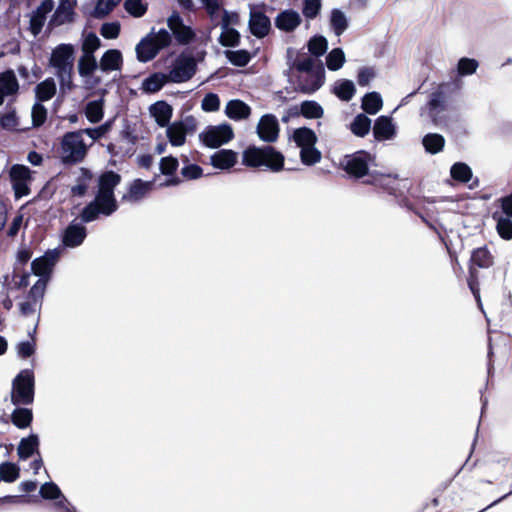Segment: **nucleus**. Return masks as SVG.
<instances>
[{
    "mask_svg": "<svg viewBox=\"0 0 512 512\" xmlns=\"http://www.w3.org/2000/svg\"><path fill=\"white\" fill-rule=\"evenodd\" d=\"M293 49H287V65L289 70L296 69L305 76H299L297 79V91L303 94H313L319 90L325 82V68L321 60H315L312 57L304 56L297 53L293 57Z\"/></svg>",
    "mask_w": 512,
    "mask_h": 512,
    "instance_id": "f257e3e1",
    "label": "nucleus"
},
{
    "mask_svg": "<svg viewBox=\"0 0 512 512\" xmlns=\"http://www.w3.org/2000/svg\"><path fill=\"white\" fill-rule=\"evenodd\" d=\"M285 157L273 146L249 145L242 153V164L250 168L265 167L272 172L284 169Z\"/></svg>",
    "mask_w": 512,
    "mask_h": 512,
    "instance_id": "f03ea898",
    "label": "nucleus"
},
{
    "mask_svg": "<svg viewBox=\"0 0 512 512\" xmlns=\"http://www.w3.org/2000/svg\"><path fill=\"white\" fill-rule=\"evenodd\" d=\"M460 88L461 85L457 81L443 82L430 94L427 111L429 118L435 125L439 126L446 123L445 112L448 110V103L452 95L457 93Z\"/></svg>",
    "mask_w": 512,
    "mask_h": 512,
    "instance_id": "7ed1b4c3",
    "label": "nucleus"
},
{
    "mask_svg": "<svg viewBox=\"0 0 512 512\" xmlns=\"http://www.w3.org/2000/svg\"><path fill=\"white\" fill-rule=\"evenodd\" d=\"M171 43L172 35L165 28H161L157 32L155 28H152L136 45V58L141 63H147L153 60L162 49L169 47Z\"/></svg>",
    "mask_w": 512,
    "mask_h": 512,
    "instance_id": "20e7f679",
    "label": "nucleus"
},
{
    "mask_svg": "<svg viewBox=\"0 0 512 512\" xmlns=\"http://www.w3.org/2000/svg\"><path fill=\"white\" fill-rule=\"evenodd\" d=\"M74 47L72 44H59L56 46L50 56L49 63L55 68L56 76L60 80L61 88L67 84L71 89V74L73 70Z\"/></svg>",
    "mask_w": 512,
    "mask_h": 512,
    "instance_id": "39448f33",
    "label": "nucleus"
},
{
    "mask_svg": "<svg viewBox=\"0 0 512 512\" xmlns=\"http://www.w3.org/2000/svg\"><path fill=\"white\" fill-rule=\"evenodd\" d=\"M11 403L14 406H27L34 402L35 376L32 369L21 370L12 380Z\"/></svg>",
    "mask_w": 512,
    "mask_h": 512,
    "instance_id": "423d86ee",
    "label": "nucleus"
},
{
    "mask_svg": "<svg viewBox=\"0 0 512 512\" xmlns=\"http://www.w3.org/2000/svg\"><path fill=\"white\" fill-rule=\"evenodd\" d=\"M118 207L115 194L96 192L94 199L84 206L79 217L83 223H90L97 220L100 215L111 216Z\"/></svg>",
    "mask_w": 512,
    "mask_h": 512,
    "instance_id": "0eeeda50",
    "label": "nucleus"
},
{
    "mask_svg": "<svg viewBox=\"0 0 512 512\" xmlns=\"http://www.w3.org/2000/svg\"><path fill=\"white\" fill-rule=\"evenodd\" d=\"M492 264L493 256L486 246L476 248L472 251L467 283L480 309H482V303L480 298L479 274L477 267L489 268Z\"/></svg>",
    "mask_w": 512,
    "mask_h": 512,
    "instance_id": "6e6552de",
    "label": "nucleus"
},
{
    "mask_svg": "<svg viewBox=\"0 0 512 512\" xmlns=\"http://www.w3.org/2000/svg\"><path fill=\"white\" fill-rule=\"evenodd\" d=\"M61 149L63 152L61 162L64 165L81 163L88 150L80 130L65 133L61 140Z\"/></svg>",
    "mask_w": 512,
    "mask_h": 512,
    "instance_id": "1a4fd4ad",
    "label": "nucleus"
},
{
    "mask_svg": "<svg viewBox=\"0 0 512 512\" xmlns=\"http://www.w3.org/2000/svg\"><path fill=\"white\" fill-rule=\"evenodd\" d=\"M197 62L192 54L182 52L173 61L172 68L168 73L169 81L172 83H184L189 81L196 73Z\"/></svg>",
    "mask_w": 512,
    "mask_h": 512,
    "instance_id": "9d476101",
    "label": "nucleus"
},
{
    "mask_svg": "<svg viewBox=\"0 0 512 512\" xmlns=\"http://www.w3.org/2000/svg\"><path fill=\"white\" fill-rule=\"evenodd\" d=\"M234 138L232 126L228 123L210 125L199 134L200 142L211 149L218 148Z\"/></svg>",
    "mask_w": 512,
    "mask_h": 512,
    "instance_id": "9b49d317",
    "label": "nucleus"
},
{
    "mask_svg": "<svg viewBox=\"0 0 512 512\" xmlns=\"http://www.w3.org/2000/svg\"><path fill=\"white\" fill-rule=\"evenodd\" d=\"M370 161L371 155L364 150H359L351 155H346L341 161V166L349 176L360 179L364 176H370Z\"/></svg>",
    "mask_w": 512,
    "mask_h": 512,
    "instance_id": "f8f14e48",
    "label": "nucleus"
},
{
    "mask_svg": "<svg viewBox=\"0 0 512 512\" xmlns=\"http://www.w3.org/2000/svg\"><path fill=\"white\" fill-rule=\"evenodd\" d=\"M62 253V248L57 247L54 249H48L42 256L35 258L31 262V270L40 278H45L50 280L53 268L58 262L60 255Z\"/></svg>",
    "mask_w": 512,
    "mask_h": 512,
    "instance_id": "ddd939ff",
    "label": "nucleus"
},
{
    "mask_svg": "<svg viewBox=\"0 0 512 512\" xmlns=\"http://www.w3.org/2000/svg\"><path fill=\"white\" fill-rule=\"evenodd\" d=\"M248 28L250 33L258 39H262L269 34L271 20L262 7L254 6L250 9Z\"/></svg>",
    "mask_w": 512,
    "mask_h": 512,
    "instance_id": "4468645a",
    "label": "nucleus"
},
{
    "mask_svg": "<svg viewBox=\"0 0 512 512\" xmlns=\"http://www.w3.org/2000/svg\"><path fill=\"white\" fill-rule=\"evenodd\" d=\"M279 122L275 115L264 114L257 125L256 132L258 137L267 143H273L279 136Z\"/></svg>",
    "mask_w": 512,
    "mask_h": 512,
    "instance_id": "2eb2a0df",
    "label": "nucleus"
},
{
    "mask_svg": "<svg viewBox=\"0 0 512 512\" xmlns=\"http://www.w3.org/2000/svg\"><path fill=\"white\" fill-rule=\"evenodd\" d=\"M86 237L87 229L83 225V222L81 221V223H78L73 220L68 224L63 232L62 244L67 248H76L84 242Z\"/></svg>",
    "mask_w": 512,
    "mask_h": 512,
    "instance_id": "dca6fc26",
    "label": "nucleus"
},
{
    "mask_svg": "<svg viewBox=\"0 0 512 512\" xmlns=\"http://www.w3.org/2000/svg\"><path fill=\"white\" fill-rule=\"evenodd\" d=\"M54 8L53 0H42L41 4L32 12L29 21V28L32 34L38 35L47 18V14Z\"/></svg>",
    "mask_w": 512,
    "mask_h": 512,
    "instance_id": "f3484780",
    "label": "nucleus"
},
{
    "mask_svg": "<svg viewBox=\"0 0 512 512\" xmlns=\"http://www.w3.org/2000/svg\"><path fill=\"white\" fill-rule=\"evenodd\" d=\"M373 135L377 141L391 140L396 135V127L390 116H379L373 126Z\"/></svg>",
    "mask_w": 512,
    "mask_h": 512,
    "instance_id": "a211bd4d",
    "label": "nucleus"
},
{
    "mask_svg": "<svg viewBox=\"0 0 512 512\" xmlns=\"http://www.w3.org/2000/svg\"><path fill=\"white\" fill-rule=\"evenodd\" d=\"M123 67V55L118 49L106 50L99 61V69L103 73L121 71Z\"/></svg>",
    "mask_w": 512,
    "mask_h": 512,
    "instance_id": "6ab92c4d",
    "label": "nucleus"
},
{
    "mask_svg": "<svg viewBox=\"0 0 512 512\" xmlns=\"http://www.w3.org/2000/svg\"><path fill=\"white\" fill-rule=\"evenodd\" d=\"M299 13L293 9L281 11L275 18V26L281 31L292 32L301 24Z\"/></svg>",
    "mask_w": 512,
    "mask_h": 512,
    "instance_id": "aec40b11",
    "label": "nucleus"
},
{
    "mask_svg": "<svg viewBox=\"0 0 512 512\" xmlns=\"http://www.w3.org/2000/svg\"><path fill=\"white\" fill-rule=\"evenodd\" d=\"M153 183L151 181H143L142 179H135L129 186L128 192L122 196V201L125 202H140L145 198L147 193L152 189Z\"/></svg>",
    "mask_w": 512,
    "mask_h": 512,
    "instance_id": "412c9836",
    "label": "nucleus"
},
{
    "mask_svg": "<svg viewBox=\"0 0 512 512\" xmlns=\"http://www.w3.org/2000/svg\"><path fill=\"white\" fill-rule=\"evenodd\" d=\"M238 159V153L231 149H220L210 157V163L214 168L228 170L232 168Z\"/></svg>",
    "mask_w": 512,
    "mask_h": 512,
    "instance_id": "4be33fe9",
    "label": "nucleus"
},
{
    "mask_svg": "<svg viewBox=\"0 0 512 512\" xmlns=\"http://www.w3.org/2000/svg\"><path fill=\"white\" fill-rule=\"evenodd\" d=\"M149 112L155 118L158 126L166 127L172 118L173 108L166 101L159 100L149 107Z\"/></svg>",
    "mask_w": 512,
    "mask_h": 512,
    "instance_id": "5701e85b",
    "label": "nucleus"
},
{
    "mask_svg": "<svg viewBox=\"0 0 512 512\" xmlns=\"http://www.w3.org/2000/svg\"><path fill=\"white\" fill-rule=\"evenodd\" d=\"M40 440L39 436L31 433L20 440L17 448V454L21 460H27L34 454H39Z\"/></svg>",
    "mask_w": 512,
    "mask_h": 512,
    "instance_id": "b1692460",
    "label": "nucleus"
},
{
    "mask_svg": "<svg viewBox=\"0 0 512 512\" xmlns=\"http://www.w3.org/2000/svg\"><path fill=\"white\" fill-rule=\"evenodd\" d=\"M74 21V11L68 0H60L52 18L49 21L51 26H60Z\"/></svg>",
    "mask_w": 512,
    "mask_h": 512,
    "instance_id": "393cba45",
    "label": "nucleus"
},
{
    "mask_svg": "<svg viewBox=\"0 0 512 512\" xmlns=\"http://www.w3.org/2000/svg\"><path fill=\"white\" fill-rule=\"evenodd\" d=\"M121 182V175L113 170H107L98 177V193L115 194V188Z\"/></svg>",
    "mask_w": 512,
    "mask_h": 512,
    "instance_id": "a878e982",
    "label": "nucleus"
},
{
    "mask_svg": "<svg viewBox=\"0 0 512 512\" xmlns=\"http://www.w3.org/2000/svg\"><path fill=\"white\" fill-rule=\"evenodd\" d=\"M225 113L230 119L240 121L250 116L251 108L244 101L233 99L226 104Z\"/></svg>",
    "mask_w": 512,
    "mask_h": 512,
    "instance_id": "bb28decb",
    "label": "nucleus"
},
{
    "mask_svg": "<svg viewBox=\"0 0 512 512\" xmlns=\"http://www.w3.org/2000/svg\"><path fill=\"white\" fill-rule=\"evenodd\" d=\"M167 82H170L168 74L154 72L142 81L141 90L146 94L156 93L160 91Z\"/></svg>",
    "mask_w": 512,
    "mask_h": 512,
    "instance_id": "cd10ccee",
    "label": "nucleus"
},
{
    "mask_svg": "<svg viewBox=\"0 0 512 512\" xmlns=\"http://www.w3.org/2000/svg\"><path fill=\"white\" fill-rule=\"evenodd\" d=\"M292 140L296 146L302 149V147L314 146L317 143L316 133L308 127H299L293 131Z\"/></svg>",
    "mask_w": 512,
    "mask_h": 512,
    "instance_id": "c85d7f7f",
    "label": "nucleus"
},
{
    "mask_svg": "<svg viewBox=\"0 0 512 512\" xmlns=\"http://www.w3.org/2000/svg\"><path fill=\"white\" fill-rule=\"evenodd\" d=\"M332 93L335 94L341 101H350L356 93V87L353 81L348 79L337 80L332 88Z\"/></svg>",
    "mask_w": 512,
    "mask_h": 512,
    "instance_id": "c756f323",
    "label": "nucleus"
},
{
    "mask_svg": "<svg viewBox=\"0 0 512 512\" xmlns=\"http://www.w3.org/2000/svg\"><path fill=\"white\" fill-rule=\"evenodd\" d=\"M36 102L43 103L56 94V83L53 78H47L35 87Z\"/></svg>",
    "mask_w": 512,
    "mask_h": 512,
    "instance_id": "7c9ffc66",
    "label": "nucleus"
},
{
    "mask_svg": "<svg viewBox=\"0 0 512 512\" xmlns=\"http://www.w3.org/2000/svg\"><path fill=\"white\" fill-rule=\"evenodd\" d=\"M33 421V412L27 407L16 406L11 414V422L19 429L28 428Z\"/></svg>",
    "mask_w": 512,
    "mask_h": 512,
    "instance_id": "2f4dec72",
    "label": "nucleus"
},
{
    "mask_svg": "<svg viewBox=\"0 0 512 512\" xmlns=\"http://www.w3.org/2000/svg\"><path fill=\"white\" fill-rule=\"evenodd\" d=\"M383 106V100L380 93L373 91L366 93L362 98L361 108L370 115L378 113Z\"/></svg>",
    "mask_w": 512,
    "mask_h": 512,
    "instance_id": "473e14b6",
    "label": "nucleus"
},
{
    "mask_svg": "<svg viewBox=\"0 0 512 512\" xmlns=\"http://www.w3.org/2000/svg\"><path fill=\"white\" fill-rule=\"evenodd\" d=\"M0 90L8 96L15 95L18 92L19 84L13 70L8 69L0 73Z\"/></svg>",
    "mask_w": 512,
    "mask_h": 512,
    "instance_id": "72a5a7b5",
    "label": "nucleus"
},
{
    "mask_svg": "<svg viewBox=\"0 0 512 512\" xmlns=\"http://www.w3.org/2000/svg\"><path fill=\"white\" fill-rule=\"evenodd\" d=\"M492 217L496 221V230L499 236L504 240L512 239V217H506L499 211H495Z\"/></svg>",
    "mask_w": 512,
    "mask_h": 512,
    "instance_id": "f704fd0d",
    "label": "nucleus"
},
{
    "mask_svg": "<svg viewBox=\"0 0 512 512\" xmlns=\"http://www.w3.org/2000/svg\"><path fill=\"white\" fill-rule=\"evenodd\" d=\"M422 144L427 153L434 155L443 150L445 138L438 133H428L423 137Z\"/></svg>",
    "mask_w": 512,
    "mask_h": 512,
    "instance_id": "c9c22d12",
    "label": "nucleus"
},
{
    "mask_svg": "<svg viewBox=\"0 0 512 512\" xmlns=\"http://www.w3.org/2000/svg\"><path fill=\"white\" fill-rule=\"evenodd\" d=\"M104 100L102 98L98 100L89 101L85 106V116L89 122L95 124L102 120L104 116Z\"/></svg>",
    "mask_w": 512,
    "mask_h": 512,
    "instance_id": "e433bc0d",
    "label": "nucleus"
},
{
    "mask_svg": "<svg viewBox=\"0 0 512 512\" xmlns=\"http://www.w3.org/2000/svg\"><path fill=\"white\" fill-rule=\"evenodd\" d=\"M224 56L228 60L229 63L236 67H245L252 59V54L245 49L239 50H225Z\"/></svg>",
    "mask_w": 512,
    "mask_h": 512,
    "instance_id": "4c0bfd02",
    "label": "nucleus"
},
{
    "mask_svg": "<svg viewBox=\"0 0 512 512\" xmlns=\"http://www.w3.org/2000/svg\"><path fill=\"white\" fill-rule=\"evenodd\" d=\"M371 129V119L364 113L356 115L350 124L351 132L358 136H366Z\"/></svg>",
    "mask_w": 512,
    "mask_h": 512,
    "instance_id": "58836bf2",
    "label": "nucleus"
},
{
    "mask_svg": "<svg viewBox=\"0 0 512 512\" xmlns=\"http://www.w3.org/2000/svg\"><path fill=\"white\" fill-rule=\"evenodd\" d=\"M451 177L458 182L468 183L473 176L472 169L464 162H456L450 169Z\"/></svg>",
    "mask_w": 512,
    "mask_h": 512,
    "instance_id": "ea45409f",
    "label": "nucleus"
},
{
    "mask_svg": "<svg viewBox=\"0 0 512 512\" xmlns=\"http://www.w3.org/2000/svg\"><path fill=\"white\" fill-rule=\"evenodd\" d=\"M330 26L336 36H340L348 28V19L340 9H333L330 15Z\"/></svg>",
    "mask_w": 512,
    "mask_h": 512,
    "instance_id": "a19ab883",
    "label": "nucleus"
},
{
    "mask_svg": "<svg viewBox=\"0 0 512 512\" xmlns=\"http://www.w3.org/2000/svg\"><path fill=\"white\" fill-rule=\"evenodd\" d=\"M77 69L81 77H89L99 69V62H97L95 56H85L82 54L78 60Z\"/></svg>",
    "mask_w": 512,
    "mask_h": 512,
    "instance_id": "79ce46f5",
    "label": "nucleus"
},
{
    "mask_svg": "<svg viewBox=\"0 0 512 512\" xmlns=\"http://www.w3.org/2000/svg\"><path fill=\"white\" fill-rule=\"evenodd\" d=\"M309 53L314 57L324 55L328 49V41L322 35H314L307 42Z\"/></svg>",
    "mask_w": 512,
    "mask_h": 512,
    "instance_id": "37998d69",
    "label": "nucleus"
},
{
    "mask_svg": "<svg viewBox=\"0 0 512 512\" xmlns=\"http://www.w3.org/2000/svg\"><path fill=\"white\" fill-rule=\"evenodd\" d=\"M300 112L307 119H319L323 116L322 106L314 100H305L300 104Z\"/></svg>",
    "mask_w": 512,
    "mask_h": 512,
    "instance_id": "c03bdc74",
    "label": "nucleus"
},
{
    "mask_svg": "<svg viewBox=\"0 0 512 512\" xmlns=\"http://www.w3.org/2000/svg\"><path fill=\"white\" fill-rule=\"evenodd\" d=\"M166 134L167 138L172 146H182L186 141L187 134L183 131V129L174 122L172 124H168L166 126Z\"/></svg>",
    "mask_w": 512,
    "mask_h": 512,
    "instance_id": "a18cd8bd",
    "label": "nucleus"
},
{
    "mask_svg": "<svg viewBox=\"0 0 512 512\" xmlns=\"http://www.w3.org/2000/svg\"><path fill=\"white\" fill-rule=\"evenodd\" d=\"M20 476V468L17 464L6 461L0 464V481L14 482Z\"/></svg>",
    "mask_w": 512,
    "mask_h": 512,
    "instance_id": "49530a36",
    "label": "nucleus"
},
{
    "mask_svg": "<svg viewBox=\"0 0 512 512\" xmlns=\"http://www.w3.org/2000/svg\"><path fill=\"white\" fill-rule=\"evenodd\" d=\"M344 63L345 54L342 48H334L326 56V66L330 71L339 70Z\"/></svg>",
    "mask_w": 512,
    "mask_h": 512,
    "instance_id": "de8ad7c7",
    "label": "nucleus"
},
{
    "mask_svg": "<svg viewBox=\"0 0 512 512\" xmlns=\"http://www.w3.org/2000/svg\"><path fill=\"white\" fill-rule=\"evenodd\" d=\"M121 1L122 0H98L91 15L96 19H103L111 13Z\"/></svg>",
    "mask_w": 512,
    "mask_h": 512,
    "instance_id": "09e8293b",
    "label": "nucleus"
},
{
    "mask_svg": "<svg viewBox=\"0 0 512 512\" xmlns=\"http://www.w3.org/2000/svg\"><path fill=\"white\" fill-rule=\"evenodd\" d=\"M101 47V40L95 32H89L84 36L82 43V54L95 56V52Z\"/></svg>",
    "mask_w": 512,
    "mask_h": 512,
    "instance_id": "8fccbe9b",
    "label": "nucleus"
},
{
    "mask_svg": "<svg viewBox=\"0 0 512 512\" xmlns=\"http://www.w3.org/2000/svg\"><path fill=\"white\" fill-rule=\"evenodd\" d=\"M391 175L371 173L369 178L364 181L366 184L383 188L389 194L394 193V188L390 186Z\"/></svg>",
    "mask_w": 512,
    "mask_h": 512,
    "instance_id": "3c124183",
    "label": "nucleus"
},
{
    "mask_svg": "<svg viewBox=\"0 0 512 512\" xmlns=\"http://www.w3.org/2000/svg\"><path fill=\"white\" fill-rule=\"evenodd\" d=\"M300 159L304 165L312 166L321 160V152L314 146L302 147Z\"/></svg>",
    "mask_w": 512,
    "mask_h": 512,
    "instance_id": "603ef678",
    "label": "nucleus"
},
{
    "mask_svg": "<svg viewBox=\"0 0 512 512\" xmlns=\"http://www.w3.org/2000/svg\"><path fill=\"white\" fill-rule=\"evenodd\" d=\"M479 63L474 58L462 57L457 64V72L459 76H468L476 72Z\"/></svg>",
    "mask_w": 512,
    "mask_h": 512,
    "instance_id": "864d4df0",
    "label": "nucleus"
},
{
    "mask_svg": "<svg viewBox=\"0 0 512 512\" xmlns=\"http://www.w3.org/2000/svg\"><path fill=\"white\" fill-rule=\"evenodd\" d=\"M11 182L30 181L31 170L29 167L21 164H14L9 172Z\"/></svg>",
    "mask_w": 512,
    "mask_h": 512,
    "instance_id": "5fc2aeb1",
    "label": "nucleus"
},
{
    "mask_svg": "<svg viewBox=\"0 0 512 512\" xmlns=\"http://www.w3.org/2000/svg\"><path fill=\"white\" fill-rule=\"evenodd\" d=\"M172 34L180 45H187L191 43L196 36L194 30L185 24L178 27V29L173 31Z\"/></svg>",
    "mask_w": 512,
    "mask_h": 512,
    "instance_id": "6e6d98bb",
    "label": "nucleus"
},
{
    "mask_svg": "<svg viewBox=\"0 0 512 512\" xmlns=\"http://www.w3.org/2000/svg\"><path fill=\"white\" fill-rule=\"evenodd\" d=\"M47 115L46 107L40 102H35L31 111L32 126L34 128L41 127L46 122Z\"/></svg>",
    "mask_w": 512,
    "mask_h": 512,
    "instance_id": "4d7b16f0",
    "label": "nucleus"
},
{
    "mask_svg": "<svg viewBox=\"0 0 512 512\" xmlns=\"http://www.w3.org/2000/svg\"><path fill=\"white\" fill-rule=\"evenodd\" d=\"M124 9L131 16L139 18L147 12L148 7L142 0H125Z\"/></svg>",
    "mask_w": 512,
    "mask_h": 512,
    "instance_id": "13d9d810",
    "label": "nucleus"
},
{
    "mask_svg": "<svg viewBox=\"0 0 512 512\" xmlns=\"http://www.w3.org/2000/svg\"><path fill=\"white\" fill-rule=\"evenodd\" d=\"M39 493L46 500H57L63 495L58 485L52 481L44 483L40 487Z\"/></svg>",
    "mask_w": 512,
    "mask_h": 512,
    "instance_id": "bf43d9fd",
    "label": "nucleus"
},
{
    "mask_svg": "<svg viewBox=\"0 0 512 512\" xmlns=\"http://www.w3.org/2000/svg\"><path fill=\"white\" fill-rule=\"evenodd\" d=\"M178 166V159L171 155L161 158L159 163L160 172L166 176H172L178 169Z\"/></svg>",
    "mask_w": 512,
    "mask_h": 512,
    "instance_id": "052dcab7",
    "label": "nucleus"
},
{
    "mask_svg": "<svg viewBox=\"0 0 512 512\" xmlns=\"http://www.w3.org/2000/svg\"><path fill=\"white\" fill-rule=\"evenodd\" d=\"M321 10V0H303L302 13L307 19H314Z\"/></svg>",
    "mask_w": 512,
    "mask_h": 512,
    "instance_id": "680f3d73",
    "label": "nucleus"
},
{
    "mask_svg": "<svg viewBox=\"0 0 512 512\" xmlns=\"http://www.w3.org/2000/svg\"><path fill=\"white\" fill-rule=\"evenodd\" d=\"M241 35L235 28L228 31L225 35H220L218 42L223 47H237L240 44Z\"/></svg>",
    "mask_w": 512,
    "mask_h": 512,
    "instance_id": "e2e57ef3",
    "label": "nucleus"
},
{
    "mask_svg": "<svg viewBox=\"0 0 512 512\" xmlns=\"http://www.w3.org/2000/svg\"><path fill=\"white\" fill-rule=\"evenodd\" d=\"M110 128H111V121H107V122L99 125L98 127L80 129V131L82 134H86L91 139L96 141V140H99L100 138H102L103 136H105V134L108 133Z\"/></svg>",
    "mask_w": 512,
    "mask_h": 512,
    "instance_id": "0e129e2a",
    "label": "nucleus"
},
{
    "mask_svg": "<svg viewBox=\"0 0 512 512\" xmlns=\"http://www.w3.org/2000/svg\"><path fill=\"white\" fill-rule=\"evenodd\" d=\"M121 30V25L118 21L106 22L101 25L100 34L105 39H116Z\"/></svg>",
    "mask_w": 512,
    "mask_h": 512,
    "instance_id": "69168bd1",
    "label": "nucleus"
},
{
    "mask_svg": "<svg viewBox=\"0 0 512 512\" xmlns=\"http://www.w3.org/2000/svg\"><path fill=\"white\" fill-rule=\"evenodd\" d=\"M19 124V120L15 110H11L0 116V126L4 130L14 131Z\"/></svg>",
    "mask_w": 512,
    "mask_h": 512,
    "instance_id": "338daca9",
    "label": "nucleus"
},
{
    "mask_svg": "<svg viewBox=\"0 0 512 512\" xmlns=\"http://www.w3.org/2000/svg\"><path fill=\"white\" fill-rule=\"evenodd\" d=\"M201 107L205 112L217 111L220 107L219 96L212 92L207 93L201 102Z\"/></svg>",
    "mask_w": 512,
    "mask_h": 512,
    "instance_id": "774afa93",
    "label": "nucleus"
}]
</instances>
